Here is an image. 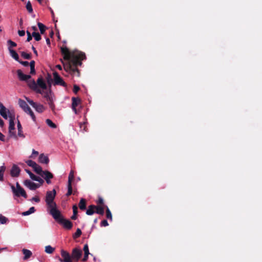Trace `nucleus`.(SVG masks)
Returning <instances> with one entry per match:
<instances>
[{"label": "nucleus", "mask_w": 262, "mask_h": 262, "mask_svg": "<svg viewBox=\"0 0 262 262\" xmlns=\"http://www.w3.org/2000/svg\"><path fill=\"white\" fill-rule=\"evenodd\" d=\"M61 52L64 60L67 61L64 62L61 60L64 70L73 76L79 77L80 71L77 67L81 66L82 60L85 59V54L79 51L71 52L67 47H61Z\"/></svg>", "instance_id": "nucleus-1"}, {"label": "nucleus", "mask_w": 262, "mask_h": 262, "mask_svg": "<svg viewBox=\"0 0 262 262\" xmlns=\"http://www.w3.org/2000/svg\"><path fill=\"white\" fill-rule=\"evenodd\" d=\"M18 77L20 81H25L27 82L28 86L29 88L35 92L36 93L43 95V97L47 100L52 98V92L49 91L44 92L43 90L47 89V85L43 80V78L39 77L36 82L34 79H31V76L30 75L24 74L21 70H17L16 71Z\"/></svg>", "instance_id": "nucleus-2"}, {"label": "nucleus", "mask_w": 262, "mask_h": 262, "mask_svg": "<svg viewBox=\"0 0 262 262\" xmlns=\"http://www.w3.org/2000/svg\"><path fill=\"white\" fill-rule=\"evenodd\" d=\"M48 208L49 209L50 214L55 220H57L58 216L60 215V211L57 209V205L55 202H46Z\"/></svg>", "instance_id": "nucleus-3"}, {"label": "nucleus", "mask_w": 262, "mask_h": 262, "mask_svg": "<svg viewBox=\"0 0 262 262\" xmlns=\"http://www.w3.org/2000/svg\"><path fill=\"white\" fill-rule=\"evenodd\" d=\"M59 224L62 225L63 227L67 229L70 230L73 227L72 223L68 220L63 217L61 214L58 216L57 220H55Z\"/></svg>", "instance_id": "nucleus-4"}, {"label": "nucleus", "mask_w": 262, "mask_h": 262, "mask_svg": "<svg viewBox=\"0 0 262 262\" xmlns=\"http://www.w3.org/2000/svg\"><path fill=\"white\" fill-rule=\"evenodd\" d=\"M53 79L54 85H61L63 87H67V83L63 81L62 78L59 75L57 72H54L53 73Z\"/></svg>", "instance_id": "nucleus-5"}, {"label": "nucleus", "mask_w": 262, "mask_h": 262, "mask_svg": "<svg viewBox=\"0 0 262 262\" xmlns=\"http://www.w3.org/2000/svg\"><path fill=\"white\" fill-rule=\"evenodd\" d=\"M11 188L13 193L16 196L19 197L21 196L25 199L27 198V194L23 188L15 189L14 186L12 185H11Z\"/></svg>", "instance_id": "nucleus-6"}, {"label": "nucleus", "mask_w": 262, "mask_h": 262, "mask_svg": "<svg viewBox=\"0 0 262 262\" xmlns=\"http://www.w3.org/2000/svg\"><path fill=\"white\" fill-rule=\"evenodd\" d=\"M26 100L33 107L35 110L38 113H42L45 110L44 106L41 104H38L34 102L33 100L26 98Z\"/></svg>", "instance_id": "nucleus-7"}, {"label": "nucleus", "mask_w": 262, "mask_h": 262, "mask_svg": "<svg viewBox=\"0 0 262 262\" xmlns=\"http://www.w3.org/2000/svg\"><path fill=\"white\" fill-rule=\"evenodd\" d=\"M15 129V124L14 122V118L12 116H10L9 126V134L11 138L17 139V135L14 132Z\"/></svg>", "instance_id": "nucleus-8"}, {"label": "nucleus", "mask_w": 262, "mask_h": 262, "mask_svg": "<svg viewBox=\"0 0 262 262\" xmlns=\"http://www.w3.org/2000/svg\"><path fill=\"white\" fill-rule=\"evenodd\" d=\"M61 256L62 257V259L59 258V260L60 262H72V257L67 251L64 250H61Z\"/></svg>", "instance_id": "nucleus-9"}, {"label": "nucleus", "mask_w": 262, "mask_h": 262, "mask_svg": "<svg viewBox=\"0 0 262 262\" xmlns=\"http://www.w3.org/2000/svg\"><path fill=\"white\" fill-rule=\"evenodd\" d=\"M56 194V192L55 189H53L52 191H48L47 192L46 196V202L49 203L54 202V200L55 198Z\"/></svg>", "instance_id": "nucleus-10"}, {"label": "nucleus", "mask_w": 262, "mask_h": 262, "mask_svg": "<svg viewBox=\"0 0 262 262\" xmlns=\"http://www.w3.org/2000/svg\"><path fill=\"white\" fill-rule=\"evenodd\" d=\"M81 255L82 251L81 250L77 248H74L72 250L71 257L74 260L78 261L81 256Z\"/></svg>", "instance_id": "nucleus-11"}, {"label": "nucleus", "mask_w": 262, "mask_h": 262, "mask_svg": "<svg viewBox=\"0 0 262 262\" xmlns=\"http://www.w3.org/2000/svg\"><path fill=\"white\" fill-rule=\"evenodd\" d=\"M24 185L28 187L30 190H34L39 187V184H37L29 180H26L24 182Z\"/></svg>", "instance_id": "nucleus-12"}, {"label": "nucleus", "mask_w": 262, "mask_h": 262, "mask_svg": "<svg viewBox=\"0 0 262 262\" xmlns=\"http://www.w3.org/2000/svg\"><path fill=\"white\" fill-rule=\"evenodd\" d=\"M40 176H41L45 179L47 183L48 184L51 183L50 179L53 178V174L51 172L48 170L43 171L42 174H41Z\"/></svg>", "instance_id": "nucleus-13"}, {"label": "nucleus", "mask_w": 262, "mask_h": 262, "mask_svg": "<svg viewBox=\"0 0 262 262\" xmlns=\"http://www.w3.org/2000/svg\"><path fill=\"white\" fill-rule=\"evenodd\" d=\"M20 169L18 166L14 164L10 171V174L12 177H17L20 173Z\"/></svg>", "instance_id": "nucleus-14"}, {"label": "nucleus", "mask_w": 262, "mask_h": 262, "mask_svg": "<svg viewBox=\"0 0 262 262\" xmlns=\"http://www.w3.org/2000/svg\"><path fill=\"white\" fill-rule=\"evenodd\" d=\"M72 108L73 111L75 112L76 114H78V111L76 109V107L78 106V104L80 102V100L78 98L73 97L72 99Z\"/></svg>", "instance_id": "nucleus-15"}, {"label": "nucleus", "mask_w": 262, "mask_h": 262, "mask_svg": "<svg viewBox=\"0 0 262 262\" xmlns=\"http://www.w3.org/2000/svg\"><path fill=\"white\" fill-rule=\"evenodd\" d=\"M18 104L20 107L25 112H27L28 111L30 108L27 103L23 100L19 99L18 100Z\"/></svg>", "instance_id": "nucleus-16"}, {"label": "nucleus", "mask_w": 262, "mask_h": 262, "mask_svg": "<svg viewBox=\"0 0 262 262\" xmlns=\"http://www.w3.org/2000/svg\"><path fill=\"white\" fill-rule=\"evenodd\" d=\"M38 161L41 163L48 164L49 162V159L48 156H45L43 154H41L39 155Z\"/></svg>", "instance_id": "nucleus-17"}, {"label": "nucleus", "mask_w": 262, "mask_h": 262, "mask_svg": "<svg viewBox=\"0 0 262 262\" xmlns=\"http://www.w3.org/2000/svg\"><path fill=\"white\" fill-rule=\"evenodd\" d=\"M22 252L23 254L24 255V260H27L29 259L32 255V252L28 249H23L22 250Z\"/></svg>", "instance_id": "nucleus-18"}, {"label": "nucleus", "mask_w": 262, "mask_h": 262, "mask_svg": "<svg viewBox=\"0 0 262 262\" xmlns=\"http://www.w3.org/2000/svg\"><path fill=\"white\" fill-rule=\"evenodd\" d=\"M96 206L94 205H91L88 207L86 211V214L89 215H92L95 212V208Z\"/></svg>", "instance_id": "nucleus-19"}, {"label": "nucleus", "mask_w": 262, "mask_h": 262, "mask_svg": "<svg viewBox=\"0 0 262 262\" xmlns=\"http://www.w3.org/2000/svg\"><path fill=\"white\" fill-rule=\"evenodd\" d=\"M104 209H106V207L96 206L95 208V212L97 214L103 215L104 213Z\"/></svg>", "instance_id": "nucleus-20"}, {"label": "nucleus", "mask_w": 262, "mask_h": 262, "mask_svg": "<svg viewBox=\"0 0 262 262\" xmlns=\"http://www.w3.org/2000/svg\"><path fill=\"white\" fill-rule=\"evenodd\" d=\"M8 49H9V51L11 56L15 60L18 61L19 60V56H18V54L16 53V52L15 50H14L12 49H10V48H8Z\"/></svg>", "instance_id": "nucleus-21"}, {"label": "nucleus", "mask_w": 262, "mask_h": 262, "mask_svg": "<svg viewBox=\"0 0 262 262\" xmlns=\"http://www.w3.org/2000/svg\"><path fill=\"white\" fill-rule=\"evenodd\" d=\"M79 207L82 210H84L86 209V200L84 199H81L79 203Z\"/></svg>", "instance_id": "nucleus-22"}, {"label": "nucleus", "mask_w": 262, "mask_h": 262, "mask_svg": "<svg viewBox=\"0 0 262 262\" xmlns=\"http://www.w3.org/2000/svg\"><path fill=\"white\" fill-rule=\"evenodd\" d=\"M33 168L34 171L39 175L41 176V174H42L43 171L42 170L41 167L37 163L36 166H34Z\"/></svg>", "instance_id": "nucleus-23"}, {"label": "nucleus", "mask_w": 262, "mask_h": 262, "mask_svg": "<svg viewBox=\"0 0 262 262\" xmlns=\"http://www.w3.org/2000/svg\"><path fill=\"white\" fill-rule=\"evenodd\" d=\"M17 126L18 129V136L20 137L25 138V136L23 133V128L19 121H18Z\"/></svg>", "instance_id": "nucleus-24"}, {"label": "nucleus", "mask_w": 262, "mask_h": 262, "mask_svg": "<svg viewBox=\"0 0 262 262\" xmlns=\"http://www.w3.org/2000/svg\"><path fill=\"white\" fill-rule=\"evenodd\" d=\"M38 27L39 28V29L40 30V33L41 34H43L46 31V30L47 29V27L46 26H45L43 24L38 22L37 23Z\"/></svg>", "instance_id": "nucleus-25"}, {"label": "nucleus", "mask_w": 262, "mask_h": 262, "mask_svg": "<svg viewBox=\"0 0 262 262\" xmlns=\"http://www.w3.org/2000/svg\"><path fill=\"white\" fill-rule=\"evenodd\" d=\"M35 62L34 60L31 61L29 63V65L30 66V74H35Z\"/></svg>", "instance_id": "nucleus-26"}, {"label": "nucleus", "mask_w": 262, "mask_h": 262, "mask_svg": "<svg viewBox=\"0 0 262 262\" xmlns=\"http://www.w3.org/2000/svg\"><path fill=\"white\" fill-rule=\"evenodd\" d=\"M6 170V167L4 165L0 167V181H4V174Z\"/></svg>", "instance_id": "nucleus-27"}, {"label": "nucleus", "mask_w": 262, "mask_h": 262, "mask_svg": "<svg viewBox=\"0 0 262 262\" xmlns=\"http://www.w3.org/2000/svg\"><path fill=\"white\" fill-rule=\"evenodd\" d=\"M54 250L55 249L50 245L45 247V252L48 254H52Z\"/></svg>", "instance_id": "nucleus-28"}, {"label": "nucleus", "mask_w": 262, "mask_h": 262, "mask_svg": "<svg viewBox=\"0 0 262 262\" xmlns=\"http://www.w3.org/2000/svg\"><path fill=\"white\" fill-rule=\"evenodd\" d=\"M46 122L51 128H56L57 127L56 125L54 123H53L51 120L49 119H47L46 120Z\"/></svg>", "instance_id": "nucleus-29"}, {"label": "nucleus", "mask_w": 262, "mask_h": 262, "mask_svg": "<svg viewBox=\"0 0 262 262\" xmlns=\"http://www.w3.org/2000/svg\"><path fill=\"white\" fill-rule=\"evenodd\" d=\"M74 179V171L71 170L69 174L68 184H72V181Z\"/></svg>", "instance_id": "nucleus-30"}, {"label": "nucleus", "mask_w": 262, "mask_h": 262, "mask_svg": "<svg viewBox=\"0 0 262 262\" xmlns=\"http://www.w3.org/2000/svg\"><path fill=\"white\" fill-rule=\"evenodd\" d=\"M26 172L29 175L30 178L33 180H37V176L34 175L30 170L26 169Z\"/></svg>", "instance_id": "nucleus-31"}, {"label": "nucleus", "mask_w": 262, "mask_h": 262, "mask_svg": "<svg viewBox=\"0 0 262 262\" xmlns=\"http://www.w3.org/2000/svg\"><path fill=\"white\" fill-rule=\"evenodd\" d=\"M79 127L80 128V129L83 132H86L87 130L86 128V122H80L79 123Z\"/></svg>", "instance_id": "nucleus-32"}, {"label": "nucleus", "mask_w": 262, "mask_h": 262, "mask_svg": "<svg viewBox=\"0 0 262 262\" xmlns=\"http://www.w3.org/2000/svg\"><path fill=\"white\" fill-rule=\"evenodd\" d=\"M81 234H82V232H81V230L79 228H77L76 232L73 234V237L74 239L78 238L80 236Z\"/></svg>", "instance_id": "nucleus-33"}, {"label": "nucleus", "mask_w": 262, "mask_h": 262, "mask_svg": "<svg viewBox=\"0 0 262 262\" xmlns=\"http://www.w3.org/2000/svg\"><path fill=\"white\" fill-rule=\"evenodd\" d=\"M106 207V217L107 219L108 220H112V213L110 211V210L109 209V208H108L107 206H105Z\"/></svg>", "instance_id": "nucleus-34"}, {"label": "nucleus", "mask_w": 262, "mask_h": 262, "mask_svg": "<svg viewBox=\"0 0 262 262\" xmlns=\"http://www.w3.org/2000/svg\"><path fill=\"white\" fill-rule=\"evenodd\" d=\"M32 36L36 41H39L41 39L40 35L38 32H33L32 33Z\"/></svg>", "instance_id": "nucleus-35"}, {"label": "nucleus", "mask_w": 262, "mask_h": 262, "mask_svg": "<svg viewBox=\"0 0 262 262\" xmlns=\"http://www.w3.org/2000/svg\"><path fill=\"white\" fill-rule=\"evenodd\" d=\"M48 101V103L50 106V107L51 108L52 111H54L55 109V105L53 103V98L50 99L49 100H47Z\"/></svg>", "instance_id": "nucleus-36"}, {"label": "nucleus", "mask_w": 262, "mask_h": 262, "mask_svg": "<svg viewBox=\"0 0 262 262\" xmlns=\"http://www.w3.org/2000/svg\"><path fill=\"white\" fill-rule=\"evenodd\" d=\"M6 111V108L0 110V115L5 119H7L8 118Z\"/></svg>", "instance_id": "nucleus-37"}, {"label": "nucleus", "mask_w": 262, "mask_h": 262, "mask_svg": "<svg viewBox=\"0 0 262 262\" xmlns=\"http://www.w3.org/2000/svg\"><path fill=\"white\" fill-rule=\"evenodd\" d=\"M26 9H27V11L30 13H32L33 12V8H32V5H31V3L30 1H29L27 3Z\"/></svg>", "instance_id": "nucleus-38"}, {"label": "nucleus", "mask_w": 262, "mask_h": 262, "mask_svg": "<svg viewBox=\"0 0 262 262\" xmlns=\"http://www.w3.org/2000/svg\"><path fill=\"white\" fill-rule=\"evenodd\" d=\"M26 163L28 166L32 167V168L36 166V163L31 160L26 161Z\"/></svg>", "instance_id": "nucleus-39"}, {"label": "nucleus", "mask_w": 262, "mask_h": 262, "mask_svg": "<svg viewBox=\"0 0 262 262\" xmlns=\"http://www.w3.org/2000/svg\"><path fill=\"white\" fill-rule=\"evenodd\" d=\"M72 193V186L71 184H68V192L66 193V195L69 196L71 195Z\"/></svg>", "instance_id": "nucleus-40"}, {"label": "nucleus", "mask_w": 262, "mask_h": 262, "mask_svg": "<svg viewBox=\"0 0 262 262\" xmlns=\"http://www.w3.org/2000/svg\"><path fill=\"white\" fill-rule=\"evenodd\" d=\"M21 56L24 57L25 59H30L31 57V54L27 53L25 52H22L21 53Z\"/></svg>", "instance_id": "nucleus-41"}, {"label": "nucleus", "mask_w": 262, "mask_h": 262, "mask_svg": "<svg viewBox=\"0 0 262 262\" xmlns=\"http://www.w3.org/2000/svg\"><path fill=\"white\" fill-rule=\"evenodd\" d=\"M7 43H8V45H9L8 48H10V49H11V48H12V47H15L17 46V44L15 42L12 41L10 39H9L7 41Z\"/></svg>", "instance_id": "nucleus-42"}, {"label": "nucleus", "mask_w": 262, "mask_h": 262, "mask_svg": "<svg viewBox=\"0 0 262 262\" xmlns=\"http://www.w3.org/2000/svg\"><path fill=\"white\" fill-rule=\"evenodd\" d=\"M26 113L29 114L30 115V116L31 117L32 120L34 121H35V120H36L35 116V115L34 114V113L31 110V108L29 110V111H27V112H26Z\"/></svg>", "instance_id": "nucleus-43"}, {"label": "nucleus", "mask_w": 262, "mask_h": 262, "mask_svg": "<svg viewBox=\"0 0 262 262\" xmlns=\"http://www.w3.org/2000/svg\"><path fill=\"white\" fill-rule=\"evenodd\" d=\"M8 221V219L5 216L0 214V223L2 224L6 223Z\"/></svg>", "instance_id": "nucleus-44"}, {"label": "nucleus", "mask_w": 262, "mask_h": 262, "mask_svg": "<svg viewBox=\"0 0 262 262\" xmlns=\"http://www.w3.org/2000/svg\"><path fill=\"white\" fill-rule=\"evenodd\" d=\"M27 35V41H30L32 39V34H31V33L29 31H27L26 32Z\"/></svg>", "instance_id": "nucleus-45"}, {"label": "nucleus", "mask_w": 262, "mask_h": 262, "mask_svg": "<svg viewBox=\"0 0 262 262\" xmlns=\"http://www.w3.org/2000/svg\"><path fill=\"white\" fill-rule=\"evenodd\" d=\"M97 204L101 205V206H106L104 204L103 200L102 198L99 197L98 200L97 202Z\"/></svg>", "instance_id": "nucleus-46"}, {"label": "nucleus", "mask_w": 262, "mask_h": 262, "mask_svg": "<svg viewBox=\"0 0 262 262\" xmlns=\"http://www.w3.org/2000/svg\"><path fill=\"white\" fill-rule=\"evenodd\" d=\"M83 251H84V254H90L89 247L87 244L84 245V246L83 247Z\"/></svg>", "instance_id": "nucleus-47"}, {"label": "nucleus", "mask_w": 262, "mask_h": 262, "mask_svg": "<svg viewBox=\"0 0 262 262\" xmlns=\"http://www.w3.org/2000/svg\"><path fill=\"white\" fill-rule=\"evenodd\" d=\"M80 90V88L79 86H78L77 85H74V86H73V92L75 93V94H77V92L79 91Z\"/></svg>", "instance_id": "nucleus-48"}, {"label": "nucleus", "mask_w": 262, "mask_h": 262, "mask_svg": "<svg viewBox=\"0 0 262 262\" xmlns=\"http://www.w3.org/2000/svg\"><path fill=\"white\" fill-rule=\"evenodd\" d=\"M100 225H101V226H104V227L107 226L108 225V224L107 220H103L101 222Z\"/></svg>", "instance_id": "nucleus-49"}, {"label": "nucleus", "mask_w": 262, "mask_h": 262, "mask_svg": "<svg viewBox=\"0 0 262 262\" xmlns=\"http://www.w3.org/2000/svg\"><path fill=\"white\" fill-rule=\"evenodd\" d=\"M73 213L75 214H77L78 213V208L76 205H74L73 206Z\"/></svg>", "instance_id": "nucleus-50"}, {"label": "nucleus", "mask_w": 262, "mask_h": 262, "mask_svg": "<svg viewBox=\"0 0 262 262\" xmlns=\"http://www.w3.org/2000/svg\"><path fill=\"white\" fill-rule=\"evenodd\" d=\"M20 64L23 65L25 67H28L29 65V63L28 61H20L19 60L18 61Z\"/></svg>", "instance_id": "nucleus-51"}, {"label": "nucleus", "mask_w": 262, "mask_h": 262, "mask_svg": "<svg viewBox=\"0 0 262 262\" xmlns=\"http://www.w3.org/2000/svg\"><path fill=\"white\" fill-rule=\"evenodd\" d=\"M31 201H35L36 203H38L40 201V199L38 196H35L32 198Z\"/></svg>", "instance_id": "nucleus-52"}, {"label": "nucleus", "mask_w": 262, "mask_h": 262, "mask_svg": "<svg viewBox=\"0 0 262 262\" xmlns=\"http://www.w3.org/2000/svg\"><path fill=\"white\" fill-rule=\"evenodd\" d=\"M18 34L20 36H24L25 35V31L24 30H18Z\"/></svg>", "instance_id": "nucleus-53"}, {"label": "nucleus", "mask_w": 262, "mask_h": 262, "mask_svg": "<svg viewBox=\"0 0 262 262\" xmlns=\"http://www.w3.org/2000/svg\"><path fill=\"white\" fill-rule=\"evenodd\" d=\"M51 81H52V79H51V76L50 75H48V78L47 79V82L50 87H51Z\"/></svg>", "instance_id": "nucleus-54"}, {"label": "nucleus", "mask_w": 262, "mask_h": 262, "mask_svg": "<svg viewBox=\"0 0 262 262\" xmlns=\"http://www.w3.org/2000/svg\"><path fill=\"white\" fill-rule=\"evenodd\" d=\"M31 213V212L29 211V210H28L27 211H25V212H23L21 214L23 215V216H27V215H30Z\"/></svg>", "instance_id": "nucleus-55"}, {"label": "nucleus", "mask_w": 262, "mask_h": 262, "mask_svg": "<svg viewBox=\"0 0 262 262\" xmlns=\"http://www.w3.org/2000/svg\"><path fill=\"white\" fill-rule=\"evenodd\" d=\"M36 155V156L38 155V152L35 150L34 149H33L32 150V156H30V158H33V155Z\"/></svg>", "instance_id": "nucleus-56"}, {"label": "nucleus", "mask_w": 262, "mask_h": 262, "mask_svg": "<svg viewBox=\"0 0 262 262\" xmlns=\"http://www.w3.org/2000/svg\"><path fill=\"white\" fill-rule=\"evenodd\" d=\"M0 140L5 141V136L0 132Z\"/></svg>", "instance_id": "nucleus-57"}, {"label": "nucleus", "mask_w": 262, "mask_h": 262, "mask_svg": "<svg viewBox=\"0 0 262 262\" xmlns=\"http://www.w3.org/2000/svg\"><path fill=\"white\" fill-rule=\"evenodd\" d=\"M37 180L36 181L39 182L40 184H42L43 183V181L40 177L37 176Z\"/></svg>", "instance_id": "nucleus-58"}, {"label": "nucleus", "mask_w": 262, "mask_h": 262, "mask_svg": "<svg viewBox=\"0 0 262 262\" xmlns=\"http://www.w3.org/2000/svg\"><path fill=\"white\" fill-rule=\"evenodd\" d=\"M29 211L31 212V213H33L35 211V209L34 207H31L29 209Z\"/></svg>", "instance_id": "nucleus-59"}, {"label": "nucleus", "mask_w": 262, "mask_h": 262, "mask_svg": "<svg viewBox=\"0 0 262 262\" xmlns=\"http://www.w3.org/2000/svg\"><path fill=\"white\" fill-rule=\"evenodd\" d=\"M89 254H84V257L82 259V261H85L88 260Z\"/></svg>", "instance_id": "nucleus-60"}, {"label": "nucleus", "mask_w": 262, "mask_h": 262, "mask_svg": "<svg viewBox=\"0 0 262 262\" xmlns=\"http://www.w3.org/2000/svg\"><path fill=\"white\" fill-rule=\"evenodd\" d=\"M32 50H33V51L34 53L36 56H37V55H38L37 52V51H36V49L34 48V46H32Z\"/></svg>", "instance_id": "nucleus-61"}, {"label": "nucleus", "mask_w": 262, "mask_h": 262, "mask_svg": "<svg viewBox=\"0 0 262 262\" xmlns=\"http://www.w3.org/2000/svg\"><path fill=\"white\" fill-rule=\"evenodd\" d=\"M77 214H75L73 213V215L71 216V219L73 220H76L77 218Z\"/></svg>", "instance_id": "nucleus-62"}, {"label": "nucleus", "mask_w": 262, "mask_h": 262, "mask_svg": "<svg viewBox=\"0 0 262 262\" xmlns=\"http://www.w3.org/2000/svg\"><path fill=\"white\" fill-rule=\"evenodd\" d=\"M4 125V122L3 120L0 118V126L3 127Z\"/></svg>", "instance_id": "nucleus-63"}, {"label": "nucleus", "mask_w": 262, "mask_h": 262, "mask_svg": "<svg viewBox=\"0 0 262 262\" xmlns=\"http://www.w3.org/2000/svg\"><path fill=\"white\" fill-rule=\"evenodd\" d=\"M20 188H21V187L20 186V184L18 182H17L16 183V188H15V189H19Z\"/></svg>", "instance_id": "nucleus-64"}]
</instances>
